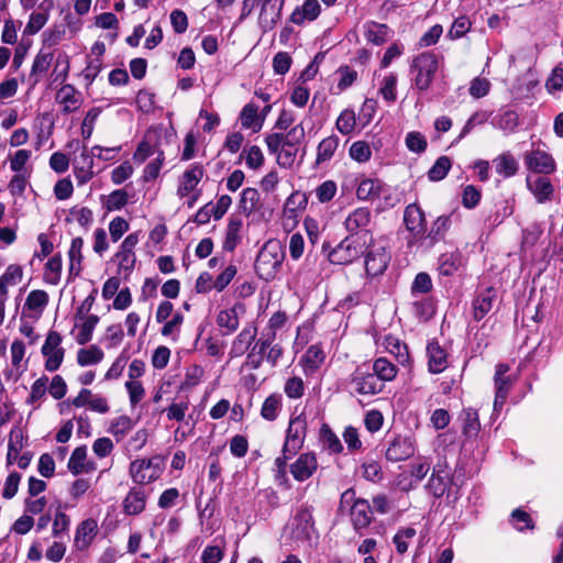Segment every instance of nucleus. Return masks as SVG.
<instances>
[{"label": "nucleus", "mask_w": 563, "mask_h": 563, "mask_svg": "<svg viewBox=\"0 0 563 563\" xmlns=\"http://www.w3.org/2000/svg\"><path fill=\"white\" fill-rule=\"evenodd\" d=\"M372 240V234L368 232H363L360 235L351 234L329 253V261L336 265L350 264L365 254Z\"/></svg>", "instance_id": "f257e3e1"}, {"label": "nucleus", "mask_w": 563, "mask_h": 563, "mask_svg": "<svg viewBox=\"0 0 563 563\" xmlns=\"http://www.w3.org/2000/svg\"><path fill=\"white\" fill-rule=\"evenodd\" d=\"M350 510V518L356 532L362 533L373 521V508L366 499L355 498L353 489H346L340 498V509Z\"/></svg>", "instance_id": "f03ea898"}, {"label": "nucleus", "mask_w": 563, "mask_h": 563, "mask_svg": "<svg viewBox=\"0 0 563 563\" xmlns=\"http://www.w3.org/2000/svg\"><path fill=\"white\" fill-rule=\"evenodd\" d=\"M283 257L278 242H266L255 261V271L260 278L266 282L274 279L282 266Z\"/></svg>", "instance_id": "7ed1b4c3"}, {"label": "nucleus", "mask_w": 563, "mask_h": 563, "mask_svg": "<svg viewBox=\"0 0 563 563\" xmlns=\"http://www.w3.org/2000/svg\"><path fill=\"white\" fill-rule=\"evenodd\" d=\"M439 60L431 52L422 53L412 59L410 70L415 75L413 81L419 90H427L438 70Z\"/></svg>", "instance_id": "20e7f679"}, {"label": "nucleus", "mask_w": 563, "mask_h": 563, "mask_svg": "<svg viewBox=\"0 0 563 563\" xmlns=\"http://www.w3.org/2000/svg\"><path fill=\"white\" fill-rule=\"evenodd\" d=\"M163 471V461L159 456L148 460H135L130 464L132 479L141 485L156 481Z\"/></svg>", "instance_id": "39448f33"}, {"label": "nucleus", "mask_w": 563, "mask_h": 563, "mask_svg": "<svg viewBox=\"0 0 563 563\" xmlns=\"http://www.w3.org/2000/svg\"><path fill=\"white\" fill-rule=\"evenodd\" d=\"M291 538L297 542H308L316 537L312 508L302 506L298 509L291 523Z\"/></svg>", "instance_id": "423d86ee"}, {"label": "nucleus", "mask_w": 563, "mask_h": 563, "mask_svg": "<svg viewBox=\"0 0 563 563\" xmlns=\"http://www.w3.org/2000/svg\"><path fill=\"white\" fill-rule=\"evenodd\" d=\"M305 137V129L301 124H297L285 135L283 148L277 155V163L280 167H291L295 163L298 147L297 145Z\"/></svg>", "instance_id": "0eeeda50"}, {"label": "nucleus", "mask_w": 563, "mask_h": 563, "mask_svg": "<svg viewBox=\"0 0 563 563\" xmlns=\"http://www.w3.org/2000/svg\"><path fill=\"white\" fill-rule=\"evenodd\" d=\"M351 384L360 395L379 394L384 384L371 372L369 366L363 365L355 369L351 376Z\"/></svg>", "instance_id": "6e6552de"}, {"label": "nucleus", "mask_w": 563, "mask_h": 563, "mask_svg": "<svg viewBox=\"0 0 563 563\" xmlns=\"http://www.w3.org/2000/svg\"><path fill=\"white\" fill-rule=\"evenodd\" d=\"M62 336L56 331H49L42 346V354L46 357L45 369L55 372L63 363L65 350L60 347Z\"/></svg>", "instance_id": "1a4fd4ad"}, {"label": "nucleus", "mask_w": 563, "mask_h": 563, "mask_svg": "<svg viewBox=\"0 0 563 563\" xmlns=\"http://www.w3.org/2000/svg\"><path fill=\"white\" fill-rule=\"evenodd\" d=\"M307 432V419L303 415L291 418L286 432V440L283 446L285 452L297 454L302 448Z\"/></svg>", "instance_id": "9d476101"}, {"label": "nucleus", "mask_w": 563, "mask_h": 563, "mask_svg": "<svg viewBox=\"0 0 563 563\" xmlns=\"http://www.w3.org/2000/svg\"><path fill=\"white\" fill-rule=\"evenodd\" d=\"M510 367L507 364L500 363L496 366L495 375H494V384H495V400H494V410L499 411L507 396L516 380V378L507 375Z\"/></svg>", "instance_id": "9b49d317"}, {"label": "nucleus", "mask_w": 563, "mask_h": 563, "mask_svg": "<svg viewBox=\"0 0 563 563\" xmlns=\"http://www.w3.org/2000/svg\"><path fill=\"white\" fill-rule=\"evenodd\" d=\"M416 452V443L411 435H396L386 449V459L400 462L411 457Z\"/></svg>", "instance_id": "f8f14e48"}, {"label": "nucleus", "mask_w": 563, "mask_h": 563, "mask_svg": "<svg viewBox=\"0 0 563 563\" xmlns=\"http://www.w3.org/2000/svg\"><path fill=\"white\" fill-rule=\"evenodd\" d=\"M451 485V471L445 462H438L433 466L431 477L429 478L426 489L434 497H442Z\"/></svg>", "instance_id": "ddd939ff"}, {"label": "nucleus", "mask_w": 563, "mask_h": 563, "mask_svg": "<svg viewBox=\"0 0 563 563\" xmlns=\"http://www.w3.org/2000/svg\"><path fill=\"white\" fill-rule=\"evenodd\" d=\"M292 477L298 482L309 479L318 468L317 457L313 453H302L289 466Z\"/></svg>", "instance_id": "4468645a"}, {"label": "nucleus", "mask_w": 563, "mask_h": 563, "mask_svg": "<svg viewBox=\"0 0 563 563\" xmlns=\"http://www.w3.org/2000/svg\"><path fill=\"white\" fill-rule=\"evenodd\" d=\"M56 101L62 106V112L69 114L82 104L81 93L73 85H64L56 92Z\"/></svg>", "instance_id": "2eb2a0df"}, {"label": "nucleus", "mask_w": 563, "mask_h": 563, "mask_svg": "<svg viewBox=\"0 0 563 563\" xmlns=\"http://www.w3.org/2000/svg\"><path fill=\"white\" fill-rule=\"evenodd\" d=\"M525 163L530 170L538 174H550L555 169L553 157L540 150L531 151L526 154Z\"/></svg>", "instance_id": "dca6fc26"}, {"label": "nucleus", "mask_w": 563, "mask_h": 563, "mask_svg": "<svg viewBox=\"0 0 563 563\" xmlns=\"http://www.w3.org/2000/svg\"><path fill=\"white\" fill-rule=\"evenodd\" d=\"M365 271L368 276H378L385 272L390 256L384 247L372 249L365 252Z\"/></svg>", "instance_id": "f3484780"}, {"label": "nucleus", "mask_w": 563, "mask_h": 563, "mask_svg": "<svg viewBox=\"0 0 563 563\" xmlns=\"http://www.w3.org/2000/svg\"><path fill=\"white\" fill-rule=\"evenodd\" d=\"M404 221L407 229L416 239H421L424 233L426 218L424 213L416 203L407 206L405 209Z\"/></svg>", "instance_id": "a211bd4d"}, {"label": "nucleus", "mask_w": 563, "mask_h": 563, "mask_svg": "<svg viewBox=\"0 0 563 563\" xmlns=\"http://www.w3.org/2000/svg\"><path fill=\"white\" fill-rule=\"evenodd\" d=\"M371 211L367 208H357L351 212L345 219V228L351 234H362L363 232H369L367 227L371 223Z\"/></svg>", "instance_id": "6ab92c4d"}, {"label": "nucleus", "mask_w": 563, "mask_h": 563, "mask_svg": "<svg viewBox=\"0 0 563 563\" xmlns=\"http://www.w3.org/2000/svg\"><path fill=\"white\" fill-rule=\"evenodd\" d=\"M203 167L199 164H194L188 168L181 176L180 183L177 189L179 197L188 196L200 183L203 177Z\"/></svg>", "instance_id": "aec40b11"}, {"label": "nucleus", "mask_w": 563, "mask_h": 563, "mask_svg": "<svg viewBox=\"0 0 563 563\" xmlns=\"http://www.w3.org/2000/svg\"><path fill=\"white\" fill-rule=\"evenodd\" d=\"M527 186L539 203H544L552 199L553 186L549 178L544 176L528 177Z\"/></svg>", "instance_id": "412c9836"}, {"label": "nucleus", "mask_w": 563, "mask_h": 563, "mask_svg": "<svg viewBox=\"0 0 563 563\" xmlns=\"http://www.w3.org/2000/svg\"><path fill=\"white\" fill-rule=\"evenodd\" d=\"M321 12V5L318 0H306L302 5L297 7L291 15L290 21L294 24L302 25L306 21H314Z\"/></svg>", "instance_id": "4be33fe9"}, {"label": "nucleus", "mask_w": 563, "mask_h": 563, "mask_svg": "<svg viewBox=\"0 0 563 563\" xmlns=\"http://www.w3.org/2000/svg\"><path fill=\"white\" fill-rule=\"evenodd\" d=\"M496 290L488 287L481 291L473 300V316L476 321L482 320L493 308Z\"/></svg>", "instance_id": "5701e85b"}, {"label": "nucleus", "mask_w": 563, "mask_h": 563, "mask_svg": "<svg viewBox=\"0 0 563 563\" xmlns=\"http://www.w3.org/2000/svg\"><path fill=\"white\" fill-rule=\"evenodd\" d=\"M427 355L429 358V371L431 373L439 374L446 368L448 355L438 342L433 341L428 344Z\"/></svg>", "instance_id": "b1692460"}, {"label": "nucleus", "mask_w": 563, "mask_h": 563, "mask_svg": "<svg viewBox=\"0 0 563 563\" xmlns=\"http://www.w3.org/2000/svg\"><path fill=\"white\" fill-rule=\"evenodd\" d=\"M257 329L255 327L244 328L233 341L230 349L231 357L242 356L255 340Z\"/></svg>", "instance_id": "393cba45"}, {"label": "nucleus", "mask_w": 563, "mask_h": 563, "mask_svg": "<svg viewBox=\"0 0 563 563\" xmlns=\"http://www.w3.org/2000/svg\"><path fill=\"white\" fill-rule=\"evenodd\" d=\"M93 158L85 146L81 154L80 161L74 166L75 177L79 185L88 183L93 177Z\"/></svg>", "instance_id": "a878e982"}, {"label": "nucleus", "mask_w": 563, "mask_h": 563, "mask_svg": "<svg viewBox=\"0 0 563 563\" xmlns=\"http://www.w3.org/2000/svg\"><path fill=\"white\" fill-rule=\"evenodd\" d=\"M451 227V217L441 216L432 224L430 231L422 235V240L428 246H433L437 242L444 239L445 233Z\"/></svg>", "instance_id": "bb28decb"}, {"label": "nucleus", "mask_w": 563, "mask_h": 563, "mask_svg": "<svg viewBox=\"0 0 563 563\" xmlns=\"http://www.w3.org/2000/svg\"><path fill=\"white\" fill-rule=\"evenodd\" d=\"M464 265V258L460 252L444 253L439 257V273L443 276H452Z\"/></svg>", "instance_id": "cd10ccee"}, {"label": "nucleus", "mask_w": 563, "mask_h": 563, "mask_svg": "<svg viewBox=\"0 0 563 563\" xmlns=\"http://www.w3.org/2000/svg\"><path fill=\"white\" fill-rule=\"evenodd\" d=\"M243 227V221L240 217L232 216L229 219L227 229H225V239L223 242V249L225 251L232 252L241 242V229Z\"/></svg>", "instance_id": "c85d7f7f"}, {"label": "nucleus", "mask_w": 563, "mask_h": 563, "mask_svg": "<svg viewBox=\"0 0 563 563\" xmlns=\"http://www.w3.org/2000/svg\"><path fill=\"white\" fill-rule=\"evenodd\" d=\"M23 278V269L18 264H11L0 276V296L8 297V288L16 286Z\"/></svg>", "instance_id": "c756f323"}, {"label": "nucleus", "mask_w": 563, "mask_h": 563, "mask_svg": "<svg viewBox=\"0 0 563 563\" xmlns=\"http://www.w3.org/2000/svg\"><path fill=\"white\" fill-rule=\"evenodd\" d=\"M146 496L140 488H133L123 500V508L128 515H139L145 508Z\"/></svg>", "instance_id": "7c9ffc66"}, {"label": "nucleus", "mask_w": 563, "mask_h": 563, "mask_svg": "<svg viewBox=\"0 0 563 563\" xmlns=\"http://www.w3.org/2000/svg\"><path fill=\"white\" fill-rule=\"evenodd\" d=\"M241 124L244 129H253L257 132L262 129L264 119L258 118V107L254 103H247L241 111Z\"/></svg>", "instance_id": "2f4dec72"}, {"label": "nucleus", "mask_w": 563, "mask_h": 563, "mask_svg": "<svg viewBox=\"0 0 563 563\" xmlns=\"http://www.w3.org/2000/svg\"><path fill=\"white\" fill-rule=\"evenodd\" d=\"M369 368L383 384L393 380L398 372L397 367L385 357L377 358Z\"/></svg>", "instance_id": "473e14b6"}, {"label": "nucleus", "mask_w": 563, "mask_h": 563, "mask_svg": "<svg viewBox=\"0 0 563 563\" xmlns=\"http://www.w3.org/2000/svg\"><path fill=\"white\" fill-rule=\"evenodd\" d=\"M82 246H84V240L81 238H75L71 241L70 249L68 251L69 276L76 277L79 275V273L81 271Z\"/></svg>", "instance_id": "72a5a7b5"}, {"label": "nucleus", "mask_w": 563, "mask_h": 563, "mask_svg": "<svg viewBox=\"0 0 563 563\" xmlns=\"http://www.w3.org/2000/svg\"><path fill=\"white\" fill-rule=\"evenodd\" d=\"M97 525L95 520L88 519L82 521L76 530L75 545L78 549L86 548L95 536Z\"/></svg>", "instance_id": "f704fd0d"}, {"label": "nucleus", "mask_w": 563, "mask_h": 563, "mask_svg": "<svg viewBox=\"0 0 563 563\" xmlns=\"http://www.w3.org/2000/svg\"><path fill=\"white\" fill-rule=\"evenodd\" d=\"M496 172L504 177H511L518 172V162L510 153H504L493 161Z\"/></svg>", "instance_id": "c9c22d12"}, {"label": "nucleus", "mask_w": 563, "mask_h": 563, "mask_svg": "<svg viewBox=\"0 0 563 563\" xmlns=\"http://www.w3.org/2000/svg\"><path fill=\"white\" fill-rule=\"evenodd\" d=\"M461 419L463 422V433L470 438L476 437L481 430L477 411L473 408L464 409L461 413Z\"/></svg>", "instance_id": "e433bc0d"}, {"label": "nucleus", "mask_w": 563, "mask_h": 563, "mask_svg": "<svg viewBox=\"0 0 563 563\" xmlns=\"http://www.w3.org/2000/svg\"><path fill=\"white\" fill-rule=\"evenodd\" d=\"M81 320V324L77 325L79 330L76 335V341L78 344L84 345L91 340L93 330L99 322V317L96 314H90Z\"/></svg>", "instance_id": "4c0bfd02"}, {"label": "nucleus", "mask_w": 563, "mask_h": 563, "mask_svg": "<svg viewBox=\"0 0 563 563\" xmlns=\"http://www.w3.org/2000/svg\"><path fill=\"white\" fill-rule=\"evenodd\" d=\"M53 60V54L51 52L40 51L35 56L30 74V78H34V85L38 82L37 76L45 74Z\"/></svg>", "instance_id": "58836bf2"}, {"label": "nucleus", "mask_w": 563, "mask_h": 563, "mask_svg": "<svg viewBox=\"0 0 563 563\" xmlns=\"http://www.w3.org/2000/svg\"><path fill=\"white\" fill-rule=\"evenodd\" d=\"M320 441L330 453H340L343 450L340 439L328 424H322L320 429Z\"/></svg>", "instance_id": "ea45409f"}, {"label": "nucleus", "mask_w": 563, "mask_h": 563, "mask_svg": "<svg viewBox=\"0 0 563 563\" xmlns=\"http://www.w3.org/2000/svg\"><path fill=\"white\" fill-rule=\"evenodd\" d=\"M339 146V137L336 135H331L323 139L317 150V163H323L334 155L336 148Z\"/></svg>", "instance_id": "a19ab883"}, {"label": "nucleus", "mask_w": 563, "mask_h": 563, "mask_svg": "<svg viewBox=\"0 0 563 563\" xmlns=\"http://www.w3.org/2000/svg\"><path fill=\"white\" fill-rule=\"evenodd\" d=\"M282 407V396L278 394L269 395L263 402L261 416L267 421H274Z\"/></svg>", "instance_id": "79ce46f5"}, {"label": "nucleus", "mask_w": 563, "mask_h": 563, "mask_svg": "<svg viewBox=\"0 0 563 563\" xmlns=\"http://www.w3.org/2000/svg\"><path fill=\"white\" fill-rule=\"evenodd\" d=\"M103 352L97 345H90L88 349H80L77 353V362L80 366L98 364L103 358Z\"/></svg>", "instance_id": "37998d69"}, {"label": "nucleus", "mask_w": 563, "mask_h": 563, "mask_svg": "<svg viewBox=\"0 0 563 563\" xmlns=\"http://www.w3.org/2000/svg\"><path fill=\"white\" fill-rule=\"evenodd\" d=\"M62 273V257L54 255L45 264L44 279L46 283L57 285L60 280Z\"/></svg>", "instance_id": "c03bdc74"}, {"label": "nucleus", "mask_w": 563, "mask_h": 563, "mask_svg": "<svg viewBox=\"0 0 563 563\" xmlns=\"http://www.w3.org/2000/svg\"><path fill=\"white\" fill-rule=\"evenodd\" d=\"M387 32V25L371 22L366 25L365 37L375 45H382L386 41Z\"/></svg>", "instance_id": "a18cd8bd"}, {"label": "nucleus", "mask_w": 563, "mask_h": 563, "mask_svg": "<svg viewBox=\"0 0 563 563\" xmlns=\"http://www.w3.org/2000/svg\"><path fill=\"white\" fill-rule=\"evenodd\" d=\"M133 427L134 422L130 417L120 416L111 422L109 431L115 437L117 441H120Z\"/></svg>", "instance_id": "49530a36"}, {"label": "nucleus", "mask_w": 563, "mask_h": 563, "mask_svg": "<svg viewBox=\"0 0 563 563\" xmlns=\"http://www.w3.org/2000/svg\"><path fill=\"white\" fill-rule=\"evenodd\" d=\"M306 369L316 371L324 361V353L318 345H311L306 351L303 357Z\"/></svg>", "instance_id": "de8ad7c7"}, {"label": "nucleus", "mask_w": 563, "mask_h": 563, "mask_svg": "<svg viewBox=\"0 0 563 563\" xmlns=\"http://www.w3.org/2000/svg\"><path fill=\"white\" fill-rule=\"evenodd\" d=\"M260 200V194L255 188H245L240 199V208L245 214H251L256 208Z\"/></svg>", "instance_id": "09e8293b"}, {"label": "nucleus", "mask_w": 563, "mask_h": 563, "mask_svg": "<svg viewBox=\"0 0 563 563\" xmlns=\"http://www.w3.org/2000/svg\"><path fill=\"white\" fill-rule=\"evenodd\" d=\"M451 168V159L448 156H440L428 172V177L432 181L442 180Z\"/></svg>", "instance_id": "8fccbe9b"}, {"label": "nucleus", "mask_w": 563, "mask_h": 563, "mask_svg": "<svg viewBox=\"0 0 563 563\" xmlns=\"http://www.w3.org/2000/svg\"><path fill=\"white\" fill-rule=\"evenodd\" d=\"M86 457H87V450L85 446H79V448H76L71 455H70V459L68 461V470L74 474V475H79L80 473L85 472L86 468H85V461H86Z\"/></svg>", "instance_id": "3c124183"}, {"label": "nucleus", "mask_w": 563, "mask_h": 563, "mask_svg": "<svg viewBox=\"0 0 563 563\" xmlns=\"http://www.w3.org/2000/svg\"><path fill=\"white\" fill-rule=\"evenodd\" d=\"M356 119L354 111L351 109L343 110L336 120V129L339 132L343 135H349L354 131Z\"/></svg>", "instance_id": "603ef678"}, {"label": "nucleus", "mask_w": 563, "mask_h": 563, "mask_svg": "<svg viewBox=\"0 0 563 563\" xmlns=\"http://www.w3.org/2000/svg\"><path fill=\"white\" fill-rule=\"evenodd\" d=\"M416 536V529L411 527L402 528L397 531L393 538V542L399 554H404L408 550L409 541Z\"/></svg>", "instance_id": "864d4df0"}, {"label": "nucleus", "mask_w": 563, "mask_h": 563, "mask_svg": "<svg viewBox=\"0 0 563 563\" xmlns=\"http://www.w3.org/2000/svg\"><path fill=\"white\" fill-rule=\"evenodd\" d=\"M397 76L394 73L388 74L383 78L379 93L387 102H395L397 98L396 92Z\"/></svg>", "instance_id": "5fc2aeb1"}, {"label": "nucleus", "mask_w": 563, "mask_h": 563, "mask_svg": "<svg viewBox=\"0 0 563 563\" xmlns=\"http://www.w3.org/2000/svg\"><path fill=\"white\" fill-rule=\"evenodd\" d=\"M519 123V117L515 111L507 110L499 114V117L496 120L495 125L505 131L506 133L514 132Z\"/></svg>", "instance_id": "6e6d98bb"}, {"label": "nucleus", "mask_w": 563, "mask_h": 563, "mask_svg": "<svg viewBox=\"0 0 563 563\" xmlns=\"http://www.w3.org/2000/svg\"><path fill=\"white\" fill-rule=\"evenodd\" d=\"M217 323L220 328H227L229 333L239 328V318L235 309H227L219 312Z\"/></svg>", "instance_id": "4d7b16f0"}, {"label": "nucleus", "mask_w": 563, "mask_h": 563, "mask_svg": "<svg viewBox=\"0 0 563 563\" xmlns=\"http://www.w3.org/2000/svg\"><path fill=\"white\" fill-rule=\"evenodd\" d=\"M246 166L251 169H258L264 164V155L257 145H252L243 150Z\"/></svg>", "instance_id": "13d9d810"}, {"label": "nucleus", "mask_w": 563, "mask_h": 563, "mask_svg": "<svg viewBox=\"0 0 563 563\" xmlns=\"http://www.w3.org/2000/svg\"><path fill=\"white\" fill-rule=\"evenodd\" d=\"M183 322L184 316L180 312L174 313L170 320L165 321V324L161 330L162 335L172 336L173 341H177Z\"/></svg>", "instance_id": "bf43d9fd"}, {"label": "nucleus", "mask_w": 563, "mask_h": 563, "mask_svg": "<svg viewBox=\"0 0 563 563\" xmlns=\"http://www.w3.org/2000/svg\"><path fill=\"white\" fill-rule=\"evenodd\" d=\"M115 258L121 272L129 275L133 271L136 262L134 251L120 247V251L115 254Z\"/></svg>", "instance_id": "052dcab7"}, {"label": "nucleus", "mask_w": 563, "mask_h": 563, "mask_svg": "<svg viewBox=\"0 0 563 563\" xmlns=\"http://www.w3.org/2000/svg\"><path fill=\"white\" fill-rule=\"evenodd\" d=\"M380 186L377 181L373 179H364L361 181L356 189V195L358 199L367 200L375 198L379 195Z\"/></svg>", "instance_id": "680f3d73"}, {"label": "nucleus", "mask_w": 563, "mask_h": 563, "mask_svg": "<svg viewBox=\"0 0 563 563\" xmlns=\"http://www.w3.org/2000/svg\"><path fill=\"white\" fill-rule=\"evenodd\" d=\"M48 21V16L41 11L33 12L30 15L29 22L26 23L23 33L26 35L36 34Z\"/></svg>", "instance_id": "e2e57ef3"}, {"label": "nucleus", "mask_w": 563, "mask_h": 563, "mask_svg": "<svg viewBox=\"0 0 563 563\" xmlns=\"http://www.w3.org/2000/svg\"><path fill=\"white\" fill-rule=\"evenodd\" d=\"M284 391L287 397L291 399H298L302 397L305 393L303 380L298 376L288 378L285 383Z\"/></svg>", "instance_id": "0e129e2a"}, {"label": "nucleus", "mask_w": 563, "mask_h": 563, "mask_svg": "<svg viewBox=\"0 0 563 563\" xmlns=\"http://www.w3.org/2000/svg\"><path fill=\"white\" fill-rule=\"evenodd\" d=\"M48 302V295L44 290H32L25 300V307L30 310H42Z\"/></svg>", "instance_id": "69168bd1"}, {"label": "nucleus", "mask_w": 563, "mask_h": 563, "mask_svg": "<svg viewBox=\"0 0 563 563\" xmlns=\"http://www.w3.org/2000/svg\"><path fill=\"white\" fill-rule=\"evenodd\" d=\"M372 151L369 145L364 141H356L350 147V156L360 163L367 162L371 158Z\"/></svg>", "instance_id": "338daca9"}, {"label": "nucleus", "mask_w": 563, "mask_h": 563, "mask_svg": "<svg viewBox=\"0 0 563 563\" xmlns=\"http://www.w3.org/2000/svg\"><path fill=\"white\" fill-rule=\"evenodd\" d=\"M336 189V184L333 180H325L316 188V197L321 203L329 202L335 196Z\"/></svg>", "instance_id": "774afa93"}]
</instances>
